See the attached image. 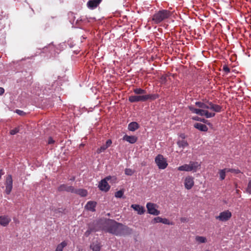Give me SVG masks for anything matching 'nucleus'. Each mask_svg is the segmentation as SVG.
Instances as JSON below:
<instances>
[{
  "label": "nucleus",
  "instance_id": "nucleus-6",
  "mask_svg": "<svg viewBox=\"0 0 251 251\" xmlns=\"http://www.w3.org/2000/svg\"><path fill=\"white\" fill-rule=\"evenodd\" d=\"M156 204L148 202L146 205L147 208L148 212L153 215H158L160 214V211L156 209Z\"/></svg>",
  "mask_w": 251,
  "mask_h": 251
},
{
  "label": "nucleus",
  "instance_id": "nucleus-28",
  "mask_svg": "<svg viewBox=\"0 0 251 251\" xmlns=\"http://www.w3.org/2000/svg\"><path fill=\"white\" fill-rule=\"evenodd\" d=\"M177 170L180 171L190 172V168L188 164H185L177 168Z\"/></svg>",
  "mask_w": 251,
  "mask_h": 251
},
{
  "label": "nucleus",
  "instance_id": "nucleus-36",
  "mask_svg": "<svg viewBox=\"0 0 251 251\" xmlns=\"http://www.w3.org/2000/svg\"><path fill=\"white\" fill-rule=\"evenodd\" d=\"M189 109L194 113L198 115L199 109L195 108L192 106H189Z\"/></svg>",
  "mask_w": 251,
  "mask_h": 251
},
{
  "label": "nucleus",
  "instance_id": "nucleus-43",
  "mask_svg": "<svg viewBox=\"0 0 251 251\" xmlns=\"http://www.w3.org/2000/svg\"><path fill=\"white\" fill-rule=\"evenodd\" d=\"M111 144H112V141H111V140H108L106 141V144L105 145L108 148L111 145Z\"/></svg>",
  "mask_w": 251,
  "mask_h": 251
},
{
  "label": "nucleus",
  "instance_id": "nucleus-13",
  "mask_svg": "<svg viewBox=\"0 0 251 251\" xmlns=\"http://www.w3.org/2000/svg\"><path fill=\"white\" fill-rule=\"evenodd\" d=\"M101 0H89L87 2V6L90 9L96 8L100 3Z\"/></svg>",
  "mask_w": 251,
  "mask_h": 251
},
{
  "label": "nucleus",
  "instance_id": "nucleus-46",
  "mask_svg": "<svg viewBox=\"0 0 251 251\" xmlns=\"http://www.w3.org/2000/svg\"><path fill=\"white\" fill-rule=\"evenodd\" d=\"M92 231V230L91 229H88V230H87L86 231V232H85V234L86 236H88V235L90 234V233H91Z\"/></svg>",
  "mask_w": 251,
  "mask_h": 251
},
{
  "label": "nucleus",
  "instance_id": "nucleus-50",
  "mask_svg": "<svg viewBox=\"0 0 251 251\" xmlns=\"http://www.w3.org/2000/svg\"><path fill=\"white\" fill-rule=\"evenodd\" d=\"M111 178V176H109L105 177L104 179H106V181L107 182V180H109Z\"/></svg>",
  "mask_w": 251,
  "mask_h": 251
},
{
  "label": "nucleus",
  "instance_id": "nucleus-12",
  "mask_svg": "<svg viewBox=\"0 0 251 251\" xmlns=\"http://www.w3.org/2000/svg\"><path fill=\"white\" fill-rule=\"evenodd\" d=\"M11 221V218L8 216H0V225L6 226L8 225Z\"/></svg>",
  "mask_w": 251,
  "mask_h": 251
},
{
  "label": "nucleus",
  "instance_id": "nucleus-40",
  "mask_svg": "<svg viewBox=\"0 0 251 251\" xmlns=\"http://www.w3.org/2000/svg\"><path fill=\"white\" fill-rule=\"evenodd\" d=\"M247 191L250 194H251V180L249 181L248 187L247 188Z\"/></svg>",
  "mask_w": 251,
  "mask_h": 251
},
{
  "label": "nucleus",
  "instance_id": "nucleus-45",
  "mask_svg": "<svg viewBox=\"0 0 251 251\" xmlns=\"http://www.w3.org/2000/svg\"><path fill=\"white\" fill-rule=\"evenodd\" d=\"M54 142V141L52 139L51 137H50L48 139V143L49 144H53Z\"/></svg>",
  "mask_w": 251,
  "mask_h": 251
},
{
  "label": "nucleus",
  "instance_id": "nucleus-26",
  "mask_svg": "<svg viewBox=\"0 0 251 251\" xmlns=\"http://www.w3.org/2000/svg\"><path fill=\"white\" fill-rule=\"evenodd\" d=\"M195 240L198 243H205L207 242L206 237L201 236H196L195 237Z\"/></svg>",
  "mask_w": 251,
  "mask_h": 251
},
{
  "label": "nucleus",
  "instance_id": "nucleus-19",
  "mask_svg": "<svg viewBox=\"0 0 251 251\" xmlns=\"http://www.w3.org/2000/svg\"><path fill=\"white\" fill-rule=\"evenodd\" d=\"M209 105V109H210L216 112H220L221 111L222 107L217 104H214L212 102H210L208 104Z\"/></svg>",
  "mask_w": 251,
  "mask_h": 251
},
{
  "label": "nucleus",
  "instance_id": "nucleus-30",
  "mask_svg": "<svg viewBox=\"0 0 251 251\" xmlns=\"http://www.w3.org/2000/svg\"><path fill=\"white\" fill-rule=\"evenodd\" d=\"M226 173H227L226 172V168L223 169V170H221L219 171V175H220V178L221 180H223L225 179Z\"/></svg>",
  "mask_w": 251,
  "mask_h": 251
},
{
  "label": "nucleus",
  "instance_id": "nucleus-33",
  "mask_svg": "<svg viewBox=\"0 0 251 251\" xmlns=\"http://www.w3.org/2000/svg\"><path fill=\"white\" fill-rule=\"evenodd\" d=\"M134 171L131 169H126L125 171V174L127 176H132Z\"/></svg>",
  "mask_w": 251,
  "mask_h": 251
},
{
  "label": "nucleus",
  "instance_id": "nucleus-15",
  "mask_svg": "<svg viewBox=\"0 0 251 251\" xmlns=\"http://www.w3.org/2000/svg\"><path fill=\"white\" fill-rule=\"evenodd\" d=\"M100 243L96 241L92 243L90 246V248L92 251H100L101 249Z\"/></svg>",
  "mask_w": 251,
  "mask_h": 251
},
{
  "label": "nucleus",
  "instance_id": "nucleus-14",
  "mask_svg": "<svg viewBox=\"0 0 251 251\" xmlns=\"http://www.w3.org/2000/svg\"><path fill=\"white\" fill-rule=\"evenodd\" d=\"M74 187L72 186H68L66 184L61 185L58 188L59 191H67L73 193Z\"/></svg>",
  "mask_w": 251,
  "mask_h": 251
},
{
  "label": "nucleus",
  "instance_id": "nucleus-24",
  "mask_svg": "<svg viewBox=\"0 0 251 251\" xmlns=\"http://www.w3.org/2000/svg\"><path fill=\"white\" fill-rule=\"evenodd\" d=\"M139 128V125L137 123L133 122L130 123L128 126L129 130L134 131Z\"/></svg>",
  "mask_w": 251,
  "mask_h": 251
},
{
  "label": "nucleus",
  "instance_id": "nucleus-25",
  "mask_svg": "<svg viewBox=\"0 0 251 251\" xmlns=\"http://www.w3.org/2000/svg\"><path fill=\"white\" fill-rule=\"evenodd\" d=\"M177 144L179 148L182 149H184L188 145V144L186 141L180 139L178 140Z\"/></svg>",
  "mask_w": 251,
  "mask_h": 251
},
{
  "label": "nucleus",
  "instance_id": "nucleus-27",
  "mask_svg": "<svg viewBox=\"0 0 251 251\" xmlns=\"http://www.w3.org/2000/svg\"><path fill=\"white\" fill-rule=\"evenodd\" d=\"M67 243L66 241H63L57 245L55 251H62L63 249L67 246Z\"/></svg>",
  "mask_w": 251,
  "mask_h": 251
},
{
  "label": "nucleus",
  "instance_id": "nucleus-47",
  "mask_svg": "<svg viewBox=\"0 0 251 251\" xmlns=\"http://www.w3.org/2000/svg\"><path fill=\"white\" fill-rule=\"evenodd\" d=\"M4 92V89L2 87H0V95H2Z\"/></svg>",
  "mask_w": 251,
  "mask_h": 251
},
{
  "label": "nucleus",
  "instance_id": "nucleus-22",
  "mask_svg": "<svg viewBox=\"0 0 251 251\" xmlns=\"http://www.w3.org/2000/svg\"><path fill=\"white\" fill-rule=\"evenodd\" d=\"M194 127L201 131H206L208 130L207 126L201 123H196L194 125Z\"/></svg>",
  "mask_w": 251,
  "mask_h": 251
},
{
  "label": "nucleus",
  "instance_id": "nucleus-5",
  "mask_svg": "<svg viewBox=\"0 0 251 251\" xmlns=\"http://www.w3.org/2000/svg\"><path fill=\"white\" fill-rule=\"evenodd\" d=\"M231 217V213L228 210L221 212L219 216L216 217V219L222 222L228 220Z\"/></svg>",
  "mask_w": 251,
  "mask_h": 251
},
{
  "label": "nucleus",
  "instance_id": "nucleus-54",
  "mask_svg": "<svg viewBox=\"0 0 251 251\" xmlns=\"http://www.w3.org/2000/svg\"><path fill=\"white\" fill-rule=\"evenodd\" d=\"M205 251H209V250H206Z\"/></svg>",
  "mask_w": 251,
  "mask_h": 251
},
{
  "label": "nucleus",
  "instance_id": "nucleus-41",
  "mask_svg": "<svg viewBox=\"0 0 251 251\" xmlns=\"http://www.w3.org/2000/svg\"><path fill=\"white\" fill-rule=\"evenodd\" d=\"M161 223H163L164 224H167V225L169 224L168 220L166 218H164V219L162 218Z\"/></svg>",
  "mask_w": 251,
  "mask_h": 251
},
{
  "label": "nucleus",
  "instance_id": "nucleus-8",
  "mask_svg": "<svg viewBox=\"0 0 251 251\" xmlns=\"http://www.w3.org/2000/svg\"><path fill=\"white\" fill-rule=\"evenodd\" d=\"M99 188L101 191L107 192L109 190L110 186L106 181V179H103L100 182Z\"/></svg>",
  "mask_w": 251,
  "mask_h": 251
},
{
  "label": "nucleus",
  "instance_id": "nucleus-9",
  "mask_svg": "<svg viewBox=\"0 0 251 251\" xmlns=\"http://www.w3.org/2000/svg\"><path fill=\"white\" fill-rule=\"evenodd\" d=\"M194 184V178L192 176L186 177L184 182V186L186 189L189 190L192 188Z\"/></svg>",
  "mask_w": 251,
  "mask_h": 251
},
{
  "label": "nucleus",
  "instance_id": "nucleus-35",
  "mask_svg": "<svg viewBox=\"0 0 251 251\" xmlns=\"http://www.w3.org/2000/svg\"><path fill=\"white\" fill-rule=\"evenodd\" d=\"M107 148L106 147V146L105 145H103L101 146L100 148L98 149L97 151L98 153H100L102 151H104Z\"/></svg>",
  "mask_w": 251,
  "mask_h": 251
},
{
  "label": "nucleus",
  "instance_id": "nucleus-20",
  "mask_svg": "<svg viewBox=\"0 0 251 251\" xmlns=\"http://www.w3.org/2000/svg\"><path fill=\"white\" fill-rule=\"evenodd\" d=\"M96 206V202L92 201H88L86 204L85 207L88 210L91 211H95V207Z\"/></svg>",
  "mask_w": 251,
  "mask_h": 251
},
{
  "label": "nucleus",
  "instance_id": "nucleus-52",
  "mask_svg": "<svg viewBox=\"0 0 251 251\" xmlns=\"http://www.w3.org/2000/svg\"><path fill=\"white\" fill-rule=\"evenodd\" d=\"M200 121H201V122H203V123H206V120H205V119H200Z\"/></svg>",
  "mask_w": 251,
  "mask_h": 251
},
{
  "label": "nucleus",
  "instance_id": "nucleus-21",
  "mask_svg": "<svg viewBox=\"0 0 251 251\" xmlns=\"http://www.w3.org/2000/svg\"><path fill=\"white\" fill-rule=\"evenodd\" d=\"M73 193L76 194L81 197H85L87 195V191L83 189H76L74 188Z\"/></svg>",
  "mask_w": 251,
  "mask_h": 251
},
{
  "label": "nucleus",
  "instance_id": "nucleus-39",
  "mask_svg": "<svg viewBox=\"0 0 251 251\" xmlns=\"http://www.w3.org/2000/svg\"><path fill=\"white\" fill-rule=\"evenodd\" d=\"M19 131V129L18 128H15V129H13L10 131V134L11 135H15L17 133H18Z\"/></svg>",
  "mask_w": 251,
  "mask_h": 251
},
{
  "label": "nucleus",
  "instance_id": "nucleus-7",
  "mask_svg": "<svg viewBox=\"0 0 251 251\" xmlns=\"http://www.w3.org/2000/svg\"><path fill=\"white\" fill-rule=\"evenodd\" d=\"M129 100L131 102L145 101L147 100V98L145 97V95H131L129 97Z\"/></svg>",
  "mask_w": 251,
  "mask_h": 251
},
{
  "label": "nucleus",
  "instance_id": "nucleus-4",
  "mask_svg": "<svg viewBox=\"0 0 251 251\" xmlns=\"http://www.w3.org/2000/svg\"><path fill=\"white\" fill-rule=\"evenodd\" d=\"M5 185L6 187L5 192L6 194L9 195L13 188V180L11 175H8L6 177Z\"/></svg>",
  "mask_w": 251,
  "mask_h": 251
},
{
  "label": "nucleus",
  "instance_id": "nucleus-37",
  "mask_svg": "<svg viewBox=\"0 0 251 251\" xmlns=\"http://www.w3.org/2000/svg\"><path fill=\"white\" fill-rule=\"evenodd\" d=\"M162 218L160 217H157L153 219L152 221L153 223H161Z\"/></svg>",
  "mask_w": 251,
  "mask_h": 251
},
{
  "label": "nucleus",
  "instance_id": "nucleus-10",
  "mask_svg": "<svg viewBox=\"0 0 251 251\" xmlns=\"http://www.w3.org/2000/svg\"><path fill=\"white\" fill-rule=\"evenodd\" d=\"M190 168V172H196L200 168L201 164L198 162L190 161L188 164Z\"/></svg>",
  "mask_w": 251,
  "mask_h": 251
},
{
  "label": "nucleus",
  "instance_id": "nucleus-17",
  "mask_svg": "<svg viewBox=\"0 0 251 251\" xmlns=\"http://www.w3.org/2000/svg\"><path fill=\"white\" fill-rule=\"evenodd\" d=\"M131 207L136 211L138 214L140 215L143 214L145 211L144 208L138 204H132Z\"/></svg>",
  "mask_w": 251,
  "mask_h": 251
},
{
  "label": "nucleus",
  "instance_id": "nucleus-34",
  "mask_svg": "<svg viewBox=\"0 0 251 251\" xmlns=\"http://www.w3.org/2000/svg\"><path fill=\"white\" fill-rule=\"evenodd\" d=\"M226 172H231V173H235V174H238L240 172V171L238 169H228V168H226Z\"/></svg>",
  "mask_w": 251,
  "mask_h": 251
},
{
  "label": "nucleus",
  "instance_id": "nucleus-32",
  "mask_svg": "<svg viewBox=\"0 0 251 251\" xmlns=\"http://www.w3.org/2000/svg\"><path fill=\"white\" fill-rule=\"evenodd\" d=\"M145 97L147 98V100L149 99L155 100L158 98V96L157 95H146Z\"/></svg>",
  "mask_w": 251,
  "mask_h": 251
},
{
  "label": "nucleus",
  "instance_id": "nucleus-42",
  "mask_svg": "<svg viewBox=\"0 0 251 251\" xmlns=\"http://www.w3.org/2000/svg\"><path fill=\"white\" fill-rule=\"evenodd\" d=\"M16 112L18 115L21 116L24 115L25 114V113L23 111L18 109L16 110Z\"/></svg>",
  "mask_w": 251,
  "mask_h": 251
},
{
  "label": "nucleus",
  "instance_id": "nucleus-3",
  "mask_svg": "<svg viewBox=\"0 0 251 251\" xmlns=\"http://www.w3.org/2000/svg\"><path fill=\"white\" fill-rule=\"evenodd\" d=\"M155 162L160 169H165L168 166L166 158L161 154H158L155 158Z\"/></svg>",
  "mask_w": 251,
  "mask_h": 251
},
{
  "label": "nucleus",
  "instance_id": "nucleus-16",
  "mask_svg": "<svg viewBox=\"0 0 251 251\" xmlns=\"http://www.w3.org/2000/svg\"><path fill=\"white\" fill-rule=\"evenodd\" d=\"M123 139L130 144H134L137 141V137L135 136L125 135L123 137Z\"/></svg>",
  "mask_w": 251,
  "mask_h": 251
},
{
  "label": "nucleus",
  "instance_id": "nucleus-48",
  "mask_svg": "<svg viewBox=\"0 0 251 251\" xmlns=\"http://www.w3.org/2000/svg\"><path fill=\"white\" fill-rule=\"evenodd\" d=\"M179 138H181V140H184L185 138V135L184 134H181L179 135Z\"/></svg>",
  "mask_w": 251,
  "mask_h": 251
},
{
  "label": "nucleus",
  "instance_id": "nucleus-53",
  "mask_svg": "<svg viewBox=\"0 0 251 251\" xmlns=\"http://www.w3.org/2000/svg\"><path fill=\"white\" fill-rule=\"evenodd\" d=\"M75 179V178L73 177V178L71 179V180H74Z\"/></svg>",
  "mask_w": 251,
  "mask_h": 251
},
{
  "label": "nucleus",
  "instance_id": "nucleus-2",
  "mask_svg": "<svg viewBox=\"0 0 251 251\" xmlns=\"http://www.w3.org/2000/svg\"><path fill=\"white\" fill-rule=\"evenodd\" d=\"M171 15V12L169 10H159L153 15L151 21L153 24H158L163 21L169 18Z\"/></svg>",
  "mask_w": 251,
  "mask_h": 251
},
{
  "label": "nucleus",
  "instance_id": "nucleus-44",
  "mask_svg": "<svg viewBox=\"0 0 251 251\" xmlns=\"http://www.w3.org/2000/svg\"><path fill=\"white\" fill-rule=\"evenodd\" d=\"M180 221L182 223H186L188 222V219L185 217H182L180 218Z\"/></svg>",
  "mask_w": 251,
  "mask_h": 251
},
{
  "label": "nucleus",
  "instance_id": "nucleus-38",
  "mask_svg": "<svg viewBox=\"0 0 251 251\" xmlns=\"http://www.w3.org/2000/svg\"><path fill=\"white\" fill-rule=\"evenodd\" d=\"M223 69L226 74L229 73V72H230L229 68L228 66H227L226 65H224Z\"/></svg>",
  "mask_w": 251,
  "mask_h": 251
},
{
  "label": "nucleus",
  "instance_id": "nucleus-31",
  "mask_svg": "<svg viewBox=\"0 0 251 251\" xmlns=\"http://www.w3.org/2000/svg\"><path fill=\"white\" fill-rule=\"evenodd\" d=\"M123 195L124 191L123 190H119L115 193V196L117 198H121Z\"/></svg>",
  "mask_w": 251,
  "mask_h": 251
},
{
  "label": "nucleus",
  "instance_id": "nucleus-29",
  "mask_svg": "<svg viewBox=\"0 0 251 251\" xmlns=\"http://www.w3.org/2000/svg\"><path fill=\"white\" fill-rule=\"evenodd\" d=\"M133 92L136 95H145L146 94V91L141 88L134 89Z\"/></svg>",
  "mask_w": 251,
  "mask_h": 251
},
{
  "label": "nucleus",
  "instance_id": "nucleus-18",
  "mask_svg": "<svg viewBox=\"0 0 251 251\" xmlns=\"http://www.w3.org/2000/svg\"><path fill=\"white\" fill-rule=\"evenodd\" d=\"M209 101H206L205 102L197 101L195 103L196 105L201 108V109H209Z\"/></svg>",
  "mask_w": 251,
  "mask_h": 251
},
{
  "label": "nucleus",
  "instance_id": "nucleus-1",
  "mask_svg": "<svg viewBox=\"0 0 251 251\" xmlns=\"http://www.w3.org/2000/svg\"><path fill=\"white\" fill-rule=\"evenodd\" d=\"M129 228L124 226L122 224L118 223L114 221H111L108 224L107 231L113 234L121 235L124 234Z\"/></svg>",
  "mask_w": 251,
  "mask_h": 251
},
{
  "label": "nucleus",
  "instance_id": "nucleus-51",
  "mask_svg": "<svg viewBox=\"0 0 251 251\" xmlns=\"http://www.w3.org/2000/svg\"><path fill=\"white\" fill-rule=\"evenodd\" d=\"M4 174V172H3V170H1L0 171V176H2Z\"/></svg>",
  "mask_w": 251,
  "mask_h": 251
},
{
  "label": "nucleus",
  "instance_id": "nucleus-23",
  "mask_svg": "<svg viewBox=\"0 0 251 251\" xmlns=\"http://www.w3.org/2000/svg\"><path fill=\"white\" fill-rule=\"evenodd\" d=\"M55 50V47L52 44H50L47 47H45L43 48V52H46L49 51L52 54L53 52H54Z\"/></svg>",
  "mask_w": 251,
  "mask_h": 251
},
{
  "label": "nucleus",
  "instance_id": "nucleus-11",
  "mask_svg": "<svg viewBox=\"0 0 251 251\" xmlns=\"http://www.w3.org/2000/svg\"><path fill=\"white\" fill-rule=\"evenodd\" d=\"M198 115L204 116L206 118H210L215 116V113L209 112L207 110L199 109Z\"/></svg>",
  "mask_w": 251,
  "mask_h": 251
},
{
  "label": "nucleus",
  "instance_id": "nucleus-49",
  "mask_svg": "<svg viewBox=\"0 0 251 251\" xmlns=\"http://www.w3.org/2000/svg\"><path fill=\"white\" fill-rule=\"evenodd\" d=\"M193 119L196 120V121H200V118L198 117H194L193 118Z\"/></svg>",
  "mask_w": 251,
  "mask_h": 251
}]
</instances>
